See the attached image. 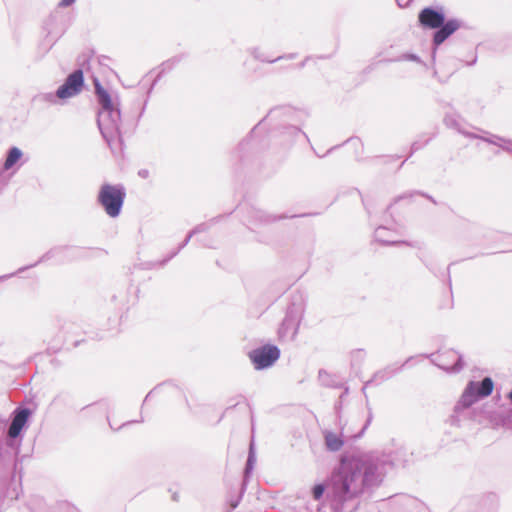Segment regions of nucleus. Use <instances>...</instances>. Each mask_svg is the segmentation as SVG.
<instances>
[{
    "instance_id": "obj_7",
    "label": "nucleus",
    "mask_w": 512,
    "mask_h": 512,
    "mask_svg": "<svg viewBox=\"0 0 512 512\" xmlns=\"http://www.w3.org/2000/svg\"><path fill=\"white\" fill-rule=\"evenodd\" d=\"M459 27L460 24L457 20H449L447 22L444 21V24L441 27H439L440 29L434 34V44L437 46L442 44Z\"/></svg>"
},
{
    "instance_id": "obj_4",
    "label": "nucleus",
    "mask_w": 512,
    "mask_h": 512,
    "mask_svg": "<svg viewBox=\"0 0 512 512\" xmlns=\"http://www.w3.org/2000/svg\"><path fill=\"white\" fill-rule=\"evenodd\" d=\"M83 86V72L76 70L70 74L64 84L57 90V96L60 99L70 98L78 94Z\"/></svg>"
},
{
    "instance_id": "obj_8",
    "label": "nucleus",
    "mask_w": 512,
    "mask_h": 512,
    "mask_svg": "<svg viewBox=\"0 0 512 512\" xmlns=\"http://www.w3.org/2000/svg\"><path fill=\"white\" fill-rule=\"evenodd\" d=\"M95 90L102 108L112 111L113 103L109 93L98 82L95 83Z\"/></svg>"
},
{
    "instance_id": "obj_13",
    "label": "nucleus",
    "mask_w": 512,
    "mask_h": 512,
    "mask_svg": "<svg viewBox=\"0 0 512 512\" xmlns=\"http://www.w3.org/2000/svg\"><path fill=\"white\" fill-rule=\"evenodd\" d=\"M312 492H313L314 499L315 500H319L322 497L323 493H324V486L321 485V484H317V485L314 486Z\"/></svg>"
},
{
    "instance_id": "obj_10",
    "label": "nucleus",
    "mask_w": 512,
    "mask_h": 512,
    "mask_svg": "<svg viewBox=\"0 0 512 512\" xmlns=\"http://www.w3.org/2000/svg\"><path fill=\"white\" fill-rule=\"evenodd\" d=\"M325 443L329 450L338 451L343 446V441L335 433H327L325 435Z\"/></svg>"
},
{
    "instance_id": "obj_12",
    "label": "nucleus",
    "mask_w": 512,
    "mask_h": 512,
    "mask_svg": "<svg viewBox=\"0 0 512 512\" xmlns=\"http://www.w3.org/2000/svg\"><path fill=\"white\" fill-rule=\"evenodd\" d=\"M493 387H494V385H493V381L491 380V378L486 377L480 383V386L477 390V394L482 397L489 396L493 391Z\"/></svg>"
},
{
    "instance_id": "obj_3",
    "label": "nucleus",
    "mask_w": 512,
    "mask_h": 512,
    "mask_svg": "<svg viewBox=\"0 0 512 512\" xmlns=\"http://www.w3.org/2000/svg\"><path fill=\"white\" fill-rule=\"evenodd\" d=\"M279 356L280 351L274 345H264L249 353V359L258 370L271 366Z\"/></svg>"
},
{
    "instance_id": "obj_15",
    "label": "nucleus",
    "mask_w": 512,
    "mask_h": 512,
    "mask_svg": "<svg viewBox=\"0 0 512 512\" xmlns=\"http://www.w3.org/2000/svg\"><path fill=\"white\" fill-rule=\"evenodd\" d=\"M508 397L512 401V391L509 393Z\"/></svg>"
},
{
    "instance_id": "obj_6",
    "label": "nucleus",
    "mask_w": 512,
    "mask_h": 512,
    "mask_svg": "<svg viewBox=\"0 0 512 512\" xmlns=\"http://www.w3.org/2000/svg\"><path fill=\"white\" fill-rule=\"evenodd\" d=\"M29 416L30 411L28 409H21L15 412V416L8 430L9 437L16 438L19 436L21 430L27 423Z\"/></svg>"
},
{
    "instance_id": "obj_5",
    "label": "nucleus",
    "mask_w": 512,
    "mask_h": 512,
    "mask_svg": "<svg viewBox=\"0 0 512 512\" xmlns=\"http://www.w3.org/2000/svg\"><path fill=\"white\" fill-rule=\"evenodd\" d=\"M419 22L423 27L436 29L444 24V15L433 10L432 8H424L418 16Z\"/></svg>"
},
{
    "instance_id": "obj_14",
    "label": "nucleus",
    "mask_w": 512,
    "mask_h": 512,
    "mask_svg": "<svg viewBox=\"0 0 512 512\" xmlns=\"http://www.w3.org/2000/svg\"><path fill=\"white\" fill-rule=\"evenodd\" d=\"M75 0H61L59 6L67 7L70 6Z\"/></svg>"
},
{
    "instance_id": "obj_9",
    "label": "nucleus",
    "mask_w": 512,
    "mask_h": 512,
    "mask_svg": "<svg viewBox=\"0 0 512 512\" xmlns=\"http://www.w3.org/2000/svg\"><path fill=\"white\" fill-rule=\"evenodd\" d=\"M99 127L108 142L113 141L117 137L120 136L119 129L115 124H106L104 122L99 121Z\"/></svg>"
},
{
    "instance_id": "obj_2",
    "label": "nucleus",
    "mask_w": 512,
    "mask_h": 512,
    "mask_svg": "<svg viewBox=\"0 0 512 512\" xmlns=\"http://www.w3.org/2000/svg\"><path fill=\"white\" fill-rule=\"evenodd\" d=\"M369 473H372L371 467L363 462L357 461L350 464V471L342 482V492L349 496L361 493L366 486Z\"/></svg>"
},
{
    "instance_id": "obj_1",
    "label": "nucleus",
    "mask_w": 512,
    "mask_h": 512,
    "mask_svg": "<svg viewBox=\"0 0 512 512\" xmlns=\"http://www.w3.org/2000/svg\"><path fill=\"white\" fill-rule=\"evenodd\" d=\"M126 197L125 189L119 185L104 184L98 193V202L112 218L119 216Z\"/></svg>"
},
{
    "instance_id": "obj_11",
    "label": "nucleus",
    "mask_w": 512,
    "mask_h": 512,
    "mask_svg": "<svg viewBox=\"0 0 512 512\" xmlns=\"http://www.w3.org/2000/svg\"><path fill=\"white\" fill-rule=\"evenodd\" d=\"M21 156H22V152L18 148L13 147L12 149H10L8 156L4 163V168L6 170L11 169L19 161Z\"/></svg>"
}]
</instances>
